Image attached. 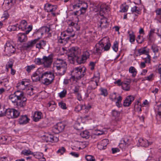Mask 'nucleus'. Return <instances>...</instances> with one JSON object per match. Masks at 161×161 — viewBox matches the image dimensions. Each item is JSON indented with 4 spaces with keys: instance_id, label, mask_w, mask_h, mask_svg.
Listing matches in <instances>:
<instances>
[{
    "instance_id": "1",
    "label": "nucleus",
    "mask_w": 161,
    "mask_h": 161,
    "mask_svg": "<svg viewBox=\"0 0 161 161\" xmlns=\"http://www.w3.org/2000/svg\"><path fill=\"white\" fill-rule=\"evenodd\" d=\"M9 99L18 109H23L26 105L27 98L25 93L22 91H16L9 96Z\"/></svg>"
},
{
    "instance_id": "2",
    "label": "nucleus",
    "mask_w": 161,
    "mask_h": 161,
    "mask_svg": "<svg viewBox=\"0 0 161 161\" xmlns=\"http://www.w3.org/2000/svg\"><path fill=\"white\" fill-rule=\"evenodd\" d=\"M86 69L84 67L80 66L73 69L71 71L70 79L77 82L83 77L86 74Z\"/></svg>"
},
{
    "instance_id": "3",
    "label": "nucleus",
    "mask_w": 161,
    "mask_h": 161,
    "mask_svg": "<svg viewBox=\"0 0 161 161\" xmlns=\"http://www.w3.org/2000/svg\"><path fill=\"white\" fill-rule=\"evenodd\" d=\"M54 67L56 68L58 74L60 75H63L67 69V64L66 61L62 59L58 58L55 62Z\"/></svg>"
},
{
    "instance_id": "4",
    "label": "nucleus",
    "mask_w": 161,
    "mask_h": 161,
    "mask_svg": "<svg viewBox=\"0 0 161 161\" xmlns=\"http://www.w3.org/2000/svg\"><path fill=\"white\" fill-rule=\"evenodd\" d=\"M70 51L68 55V59L71 64H74L76 58L81 54V50L79 48L75 47L71 48Z\"/></svg>"
},
{
    "instance_id": "5",
    "label": "nucleus",
    "mask_w": 161,
    "mask_h": 161,
    "mask_svg": "<svg viewBox=\"0 0 161 161\" xmlns=\"http://www.w3.org/2000/svg\"><path fill=\"white\" fill-rule=\"evenodd\" d=\"M99 74L97 73V75H94L92 80L89 82V85L88 87V89L90 90H94L98 86V83L99 81L100 77Z\"/></svg>"
},
{
    "instance_id": "6",
    "label": "nucleus",
    "mask_w": 161,
    "mask_h": 161,
    "mask_svg": "<svg viewBox=\"0 0 161 161\" xmlns=\"http://www.w3.org/2000/svg\"><path fill=\"white\" fill-rule=\"evenodd\" d=\"M32 26L30 25L28 27V30L25 31V34L20 33L17 35L18 40L20 42H25L27 41V39L26 34H28L32 30Z\"/></svg>"
},
{
    "instance_id": "7",
    "label": "nucleus",
    "mask_w": 161,
    "mask_h": 161,
    "mask_svg": "<svg viewBox=\"0 0 161 161\" xmlns=\"http://www.w3.org/2000/svg\"><path fill=\"white\" fill-rule=\"evenodd\" d=\"M4 51L6 55L10 56L11 54L14 53L15 51V48L10 42H7L4 46Z\"/></svg>"
},
{
    "instance_id": "8",
    "label": "nucleus",
    "mask_w": 161,
    "mask_h": 161,
    "mask_svg": "<svg viewBox=\"0 0 161 161\" xmlns=\"http://www.w3.org/2000/svg\"><path fill=\"white\" fill-rule=\"evenodd\" d=\"M70 37L63 32H61V36L58 37V43L63 45H65L69 40Z\"/></svg>"
},
{
    "instance_id": "9",
    "label": "nucleus",
    "mask_w": 161,
    "mask_h": 161,
    "mask_svg": "<svg viewBox=\"0 0 161 161\" xmlns=\"http://www.w3.org/2000/svg\"><path fill=\"white\" fill-rule=\"evenodd\" d=\"M53 55L52 54L48 56H43L42 58V64L45 67H50L53 62Z\"/></svg>"
},
{
    "instance_id": "10",
    "label": "nucleus",
    "mask_w": 161,
    "mask_h": 161,
    "mask_svg": "<svg viewBox=\"0 0 161 161\" xmlns=\"http://www.w3.org/2000/svg\"><path fill=\"white\" fill-rule=\"evenodd\" d=\"M65 125L62 122L58 123L53 127L52 130L55 134H58L64 130Z\"/></svg>"
},
{
    "instance_id": "11",
    "label": "nucleus",
    "mask_w": 161,
    "mask_h": 161,
    "mask_svg": "<svg viewBox=\"0 0 161 161\" xmlns=\"http://www.w3.org/2000/svg\"><path fill=\"white\" fill-rule=\"evenodd\" d=\"M103 49V43L100 41L98 43H97L94 48V53L96 55H99L102 52Z\"/></svg>"
},
{
    "instance_id": "12",
    "label": "nucleus",
    "mask_w": 161,
    "mask_h": 161,
    "mask_svg": "<svg viewBox=\"0 0 161 161\" xmlns=\"http://www.w3.org/2000/svg\"><path fill=\"white\" fill-rule=\"evenodd\" d=\"M36 39H34L24 43L22 46L21 48L23 50H27L34 46L36 43Z\"/></svg>"
},
{
    "instance_id": "13",
    "label": "nucleus",
    "mask_w": 161,
    "mask_h": 161,
    "mask_svg": "<svg viewBox=\"0 0 161 161\" xmlns=\"http://www.w3.org/2000/svg\"><path fill=\"white\" fill-rule=\"evenodd\" d=\"M46 141L47 142H57L58 140V138L50 134H47L44 136Z\"/></svg>"
},
{
    "instance_id": "14",
    "label": "nucleus",
    "mask_w": 161,
    "mask_h": 161,
    "mask_svg": "<svg viewBox=\"0 0 161 161\" xmlns=\"http://www.w3.org/2000/svg\"><path fill=\"white\" fill-rule=\"evenodd\" d=\"M79 4H80V14H84L87 9L88 8V4L87 3L84 1L79 0Z\"/></svg>"
},
{
    "instance_id": "15",
    "label": "nucleus",
    "mask_w": 161,
    "mask_h": 161,
    "mask_svg": "<svg viewBox=\"0 0 161 161\" xmlns=\"http://www.w3.org/2000/svg\"><path fill=\"white\" fill-rule=\"evenodd\" d=\"M46 77L49 80L53 81L54 77L53 73L50 71H47L44 72L41 74V78L42 79L44 77Z\"/></svg>"
},
{
    "instance_id": "16",
    "label": "nucleus",
    "mask_w": 161,
    "mask_h": 161,
    "mask_svg": "<svg viewBox=\"0 0 161 161\" xmlns=\"http://www.w3.org/2000/svg\"><path fill=\"white\" fill-rule=\"evenodd\" d=\"M45 9L47 12H52L55 11L57 8L56 5H53L52 4L47 3L45 5Z\"/></svg>"
},
{
    "instance_id": "17",
    "label": "nucleus",
    "mask_w": 161,
    "mask_h": 161,
    "mask_svg": "<svg viewBox=\"0 0 161 161\" xmlns=\"http://www.w3.org/2000/svg\"><path fill=\"white\" fill-rule=\"evenodd\" d=\"M134 100V97L131 95H129L124 100L123 105L125 107L129 106Z\"/></svg>"
},
{
    "instance_id": "18",
    "label": "nucleus",
    "mask_w": 161,
    "mask_h": 161,
    "mask_svg": "<svg viewBox=\"0 0 161 161\" xmlns=\"http://www.w3.org/2000/svg\"><path fill=\"white\" fill-rule=\"evenodd\" d=\"M99 23L100 27L102 29H105L109 26V23L107 21V19L105 17H103L101 19Z\"/></svg>"
},
{
    "instance_id": "19",
    "label": "nucleus",
    "mask_w": 161,
    "mask_h": 161,
    "mask_svg": "<svg viewBox=\"0 0 161 161\" xmlns=\"http://www.w3.org/2000/svg\"><path fill=\"white\" fill-rule=\"evenodd\" d=\"M30 120L26 115H22L18 119V122L20 125H25L29 123Z\"/></svg>"
},
{
    "instance_id": "20",
    "label": "nucleus",
    "mask_w": 161,
    "mask_h": 161,
    "mask_svg": "<svg viewBox=\"0 0 161 161\" xmlns=\"http://www.w3.org/2000/svg\"><path fill=\"white\" fill-rule=\"evenodd\" d=\"M40 38H39L36 39L37 40L36 43V47L39 49H43L44 47H45L46 45V42L43 40L39 41L38 40Z\"/></svg>"
},
{
    "instance_id": "21",
    "label": "nucleus",
    "mask_w": 161,
    "mask_h": 161,
    "mask_svg": "<svg viewBox=\"0 0 161 161\" xmlns=\"http://www.w3.org/2000/svg\"><path fill=\"white\" fill-rule=\"evenodd\" d=\"M107 144V140L106 139H103L98 144L97 147L101 150L105 149L106 147Z\"/></svg>"
},
{
    "instance_id": "22",
    "label": "nucleus",
    "mask_w": 161,
    "mask_h": 161,
    "mask_svg": "<svg viewBox=\"0 0 161 161\" xmlns=\"http://www.w3.org/2000/svg\"><path fill=\"white\" fill-rule=\"evenodd\" d=\"M49 31V29L47 27L44 26L39 29L36 32V33L38 35L41 34L42 36L44 33H48Z\"/></svg>"
},
{
    "instance_id": "23",
    "label": "nucleus",
    "mask_w": 161,
    "mask_h": 161,
    "mask_svg": "<svg viewBox=\"0 0 161 161\" xmlns=\"http://www.w3.org/2000/svg\"><path fill=\"white\" fill-rule=\"evenodd\" d=\"M139 142L141 146L145 147H148L149 145L152 144L151 142H149L148 140L143 138L140 139L139 140Z\"/></svg>"
},
{
    "instance_id": "24",
    "label": "nucleus",
    "mask_w": 161,
    "mask_h": 161,
    "mask_svg": "<svg viewBox=\"0 0 161 161\" xmlns=\"http://www.w3.org/2000/svg\"><path fill=\"white\" fill-rule=\"evenodd\" d=\"M3 116H6L9 119L14 118V115L13 114V108H8L3 113Z\"/></svg>"
},
{
    "instance_id": "25",
    "label": "nucleus",
    "mask_w": 161,
    "mask_h": 161,
    "mask_svg": "<svg viewBox=\"0 0 161 161\" xmlns=\"http://www.w3.org/2000/svg\"><path fill=\"white\" fill-rule=\"evenodd\" d=\"M41 74L39 73L38 70L34 73L31 76V79L33 81L37 82L39 81L41 78Z\"/></svg>"
},
{
    "instance_id": "26",
    "label": "nucleus",
    "mask_w": 161,
    "mask_h": 161,
    "mask_svg": "<svg viewBox=\"0 0 161 161\" xmlns=\"http://www.w3.org/2000/svg\"><path fill=\"white\" fill-rule=\"evenodd\" d=\"M47 106V109L49 111H52L55 109L56 105L54 101H51L48 103Z\"/></svg>"
},
{
    "instance_id": "27",
    "label": "nucleus",
    "mask_w": 161,
    "mask_h": 161,
    "mask_svg": "<svg viewBox=\"0 0 161 161\" xmlns=\"http://www.w3.org/2000/svg\"><path fill=\"white\" fill-rule=\"evenodd\" d=\"M42 114L39 111H36L34 113L33 115V119L35 122H37L41 119Z\"/></svg>"
},
{
    "instance_id": "28",
    "label": "nucleus",
    "mask_w": 161,
    "mask_h": 161,
    "mask_svg": "<svg viewBox=\"0 0 161 161\" xmlns=\"http://www.w3.org/2000/svg\"><path fill=\"white\" fill-rule=\"evenodd\" d=\"M27 22L26 21L23 20L20 23L19 25H18L19 29H21L22 31H24L26 29Z\"/></svg>"
},
{
    "instance_id": "29",
    "label": "nucleus",
    "mask_w": 161,
    "mask_h": 161,
    "mask_svg": "<svg viewBox=\"0 0 161 161\" xmlns=\"http://www.w3.org/2000/svg\"><path fill=\"white\" fill-rule=\"evenodd\" d=\"M100 13H104L105 11H108L110 10V7L108 5L106 4H102L100 6Z\"/></svg>"
},
{
    "instance_id": "30",
    "label": "nucleus",
    "mask_w": 161,
    "mask_h": 161,
    "mask_svg": "<svg viewBox=\"0 0 161 161\" xmlns=\"http://www.w3.org/2000/svg\"><path fill=\"white\" fill-rule=\"evenodd\" d=\"M86 59H87L86 58L82 55L81 57L79 56L77 57L75 60H76V62L78 64H80L85 63L86 62Z\"/></svg>"
},
{
    "instance_id": "31",
    "label": "nucleus",
    "mask_w": 161,
    "mask_h": 161,
    "mask_svg": "<svg viewBox=\"0 0 161 161\" xmlns=\"http://www.w3.org/2000/svg\"><path fill=\"white\" fill-rule=\"evenodd\" d=\"M112 114L115 119V120L118 121L120 119L119 117L120 115V112L116 110H113L112 112Z\"/></svg>"
},
{
    "instance_id": "32",
    "label": "nucleus",
    "mask_w": 161,
    "mask_h": 161,
    "mask_svg": "<svg viewBox=\"0 0 161 161\" xmlns=\"http://www.w3.org/2000/svg\"><path fill=\"white\" fill-rule=\"evenodd\" d=\"M129 72L132 74V76L135 77L137 74V71L135 68L133 66L130 67L129 69Z\"/></svg>"
},
{
    "instance_id": "33",
    "label": "nucleus",
    "mask_w": 161,
    "mask_h": 161,
    "mask_svg": "<svg viewBox=\"0 0 161 161\" xmlns=\"http://www.w3.org/2000/svg\"><path fill=\"white\" fill-rule=\"evenodd\" d=\"M80 136L83 138L88 139L90 136V133L88 131L85 130L80 133Z\"/></svg>"
},
{
    "instance_id": "34",
    "label": "nucleus",
    "mask_w": 161,
    "mask_h": 161,
    "mask_svg": "<svg viewBox=\"0 0 161 161\" xmlns=\"http://www.w3.org/2000/svg\"><path fill=\"white\" fill-rule=\"evenodd\" d=\"M128 145V143L125 142V140L121 141V142L119 144V147L121 149H125Z\"/></svg>"
},
{
    "instance_id": "35",
    "label": "nucleus",
    "mask_w": 161,
    "mask_h": 161,
    "mask_svg": "<svg viewBox=\"0 0 161 161\" xmlns=\"http://www.w3.org/2000/svg\"><path fill=\"white\" fill-rule=\"evenodd\" d=\"M130 83H127L125 82H122L121 86L123 89L126 91H129L130 89Z\"/></svg>"
},
{
    "instance_id": "36",
    "label": "nucleus",
    "mask_w": 161,
    "mask_h": 161,
    "mask_svg": "<svg viewBox=\"0 0 161 161\" xmlns=\"http://www.w3.org/2000/svg\"><path fill=\"white\" fill-rule=\"evenodd\" d=\"M128 34L130 37V42H134L135 40V36L133 32L128 31Z\"/></svg>"
},
{
    "instance_id": "37",
    "label": "nucleus",
    "mask_w": 161,
    "mask_h": 161,
    "mask_svg": "<svg viewBox=\"0 0 161 161\" xmlns=\"http://www.w3.org/2000/svg\"><path fill=\"white\" fill-rule=\"evenodd\" d=\"M18 24H16L15 25H10L7 28L8 31H14L17 30V27H18Z\"/></svg>"
},
{
    "instance_id": "38",
    "label": "nucleus",
    "mask_w": 161,
    "mask_h": 161,
    "mask_svg": "<svg viewBox=\"0 0 161 161\" xmlns=\"http://www.w3.org/2000/svg\"><path fill=\"white\" fill-rule=\"evenodd\" d=\"M131 11L133 13H135L137 14H140L141 9L135 6L131 8Z\"/></svg>"
},
{
    "instance_id": "39",
    "label": "nucleus",
    "mask_w": 161,
    "mask_h": 161,
    "mask_svg": "<svg viewBox=\"0 0 161 161\" xmlns=\"http://www.w3.org/2000/svg\"><path fill=\"white\" fill-rule=\"evenodd\" d=\"M32 155L36 158L38 159H40L43 156L42 153L40 152L33 153Z\"/></svg>"
},
{
    "instance_id": "40",
    "label": "nucleus",
    "mask_w": 161,
    "mask_h": 161,
    "mask_svg": "<svg viewBox=\"0 0 161 161\" xmlns=\"http://www.w3.org/2000/svg\"><path fill=\"white\" fill-rule=\"evenodd\" d=\"M13 114L14 115V119L17 118L20 115V112L14 108H13Z\"/></svg>"
},
{
    "instance_id": "41",
    "label": "nucleus",
    "mask_w": 161,
    "mask_h": 161,
    "mask_svg": "<svg viewBox=\"0 0 161 161\" xmlns=\"http://www.w3.org/2000/svg\"><path fill=\"white\" fill-rule=\"evenodd\" d=\"M100 95L106 97L107 96L108 93L106 89L103 88H101L100 89Z\"/></svg>"
},
{
    "instance_id": "42",
    "label": "nucleus",
    "mask_w": 161,
    "mask_h": 161,
    "mask_svg": "<svg viewBox=\"0 0 161 161\" xmlns=\"http://www.w3.org/2000/svg\"><path fill=\"white\" fill-rule=\"evenodd\" d=\"M53 82V81L49 80L48 78H45L42 81V83L45 85H48L50 84Z\"/></svg>"
},
{
    "instance_id": "43",
    "label": "nucleus",
    "mask_w": 161,
    "mask_h": 161,
    "mask_svg": "<svg viewBox=\"0 0 161 161\" xmlns=\"http://www.w3.org/2000/svg\"><path fill=\"white\" fill-rule=\"evenodd\" d=\"M67 94V91L65 89H64L60 92L58 94V96L60 98H62L65 97Z\"/></svg>"
},
{
    "instance_id": "44",
    "label": "nucleus",
    "mask_w": 161,
    "mask_h": 161,
    "mask_svg": "<svg viewBox=\"0 0 161 161\" xmlns=\"http://www.w3.org/2000/svg\"><path fill=\"white\" fill-rule=\"evenodd\" d=\"M35 63L38 65L42 64V58H37L35 59L34 60Z\"/></svg>"
},
{
    "instance_id": "45",
    "label": "nucleus",
    "mask_w": 161,
    "mask_h": 161,
    "mask_svg": "<svg viewBox=\"0 0 161 161\" xmlns=\"http://www.w3.org/2000/svg\"><path fill=\"white\" fill-rule=\"evenodd\" d=\"M35 68V66L34 64H32L30 65L27 66L26 67V71L29 73L31 72V70H33Z\"/></svg>"
},
{
    "instance_id": "46",
    "label": "nucleus",
    "mask_w": 161,
    "mask_h": 161,
    "mask_svg": "<svg viewBox=\"0 0 161 161\" xmlns=\"http://www.w3.org/2000/svg\"><path fill=\"white\" fill-rule=\"evenodd\" d=\"M118 43L117 41H115L114 43V45L112 46V48L115 52H116L118 50Z\"/></svg>"
},
{
    "instance_id": "47",
    "label": "nucleus",
    "mask_w": 161,
    "mask_h": 161,
    "mask_svg": "<svg viewBox=\"0 0 161 161\" xmlns=\"http://www.w3.org/2000/svg\"><path fill=\"white\" fill-rule=\"evenodd\" d=\"M21 153L25 155L28 156L30 154L32 155L33 152L30 150H25L22 151Z\"/></svg>"
},
{
    "instance_id": "48",
    "label": "nucleus",
    "mask_w": 161,
    "mask_h": 161,
    "mask_svg": "<svg viewBox=\"0 0 161 161\" xmlns=\"http://www.w3.org/2000/svg\"><path fill=\"white\" fill-rule=\"evenodd\" d=\"M58 105L61 108L65 109L67 108L66 104L63 101H61L58 103Z\"/></svg>"
},
{
    "instance_id": "49",
    "label": "nucleus",
    "mask_w": 161,
    "mask_h": 161,
    "mask_svg": "<svg viewBox=\"0 0 161 161\" xmlns=\"http://www.w3.org/2000/svg\"><path fill=\"white\" fill-rule=\"evenodd\" d=\"M85 158L87 161H95V158L91 155L86 156Z\"/></svg>"
},
{
    "instance_id": "50",
    "label": "nucleus",
    "mask_w": 161,
    "mask_h": 161,
    "mask_svg": "<svg viewBox=\"0 0 161 161\" xmlns=\"http://www.w3.org/2000/svg\"><path fill=\"white\" fill-rule=\"evenodd\" d=\"M85 107V106H83V105H78L75 107V110L76 111L79 112L81 110H83V108Z\"/></svg>"
},
{
    "instance_id": "51",
    "label": "nucleus",
    "mask_w": 161,
    "mask_h": 161,
    "mask_svg": "<svg viewBox=\"0 0 161 161\" xmlns=\"http://www.w3.org/2000/svg\"><path fill=\"white\" fill-rule=\"evenodd\" d=\"M117 97V96L115 92L112 93L110 96V99L113 101H115Z\"/></svg>"
},
{
    "instance_id": "52",
    "label": "nucleus",
    "mask_w": 161,
    "mask_h": 161,
    "mask_svg": "<svg viewBox=\"0 0 161 161\" xmlns=\"http://www.w3.org/2000/svg\"><path fill=\"white\" fill-rule=\"evenodd\" d=\"M13 65V62L11 61H9L7 64L6 65V69H7V71L8 70V69L10 68V69L12 68Z\"/></svg>"
},
{
    "instance_id": "53",
    "label": "nucleus",
    "mask_w": 161,
    "mask_h": 161,
    "mask_svg": "<svg viewBox=\"0 0 161 161\" xmlns=\"http://www.w3.org/2000/svg\"><path fill=\"white\" fill-rule=\"evenodd\" d=\"M138 52L140 55L146 54L147 55V54H148L147 52L144 48L139 49L138 50Z\"/></svg>"
},
{
    "instance_id": "54",
    "label": "nucleus",
    "mask_w": 161,
    "mask_h": 161,
    "mask_svg": "<svg viewBox=\"0 0 161 161\" xmlns=\"http://www.w3.org/2000/svg\"><path fill=\"white\" fill-rule=\"evenodd\" d=\"M9 14L8 12L6 11L4 12L3 13L2 17V18H4V20L7 19L9 17Z\"/></svg>"
},
{
    "instance_id": "55",
    "label": "nucleus",
    "mask_w": 161,
    "mask_h": 161,
    "mask_svg": "<svg viewBox=\"0 0 161 161\" xmlns=\"http://www.w3.org/2000/svg\"><path fill=\"white\" fill-rule=\"evenodd\" d=\"M111 44L109 42H108L106 45L104 46V44H103V49L104 51L108 50L110 47Z\"/></svg>"
},
{
    "instance_id": "56",
    "label": "nucleus",
    "mask_w": 161,
    "mask_h": 161,
    "mask_svg": "<svg viewBox=\"0 0 161 161\" xmlns=\"http://www.w3.org/2000/svg\"><path fill=\"white\" fill-rule=\"evenodd\" d=\"M97 63L96 61L95 62H91L89 64V66L90 67V69L91 70H93L94 69V67L96 63Z\"/></svg>"
},
{
    "instance_id": "57",
    "label": "nucleus",
    "mask_w": 161,
    "mask_h": 161,
    "mask_svg": "<svg viewBox=\"0 0 161 161\" xmlns=\"http://www.w3.org/2000/svg\"><path fill=\"white\" fill-rule=\"evenodd\" d=\"M26 83H25L24 81H22L21 82L18 83V86H23V87L22 88H20V89L23 90L25 88V86L27 85V84H25Z\"/></svg>"
},
{
    "instance_id": "58",
    "label": "nucleus",
    "mask_w": 161,
    "mask_h": 161,
    "mask_svg": "<svg viewBox=\"0 0 161 161\" xmlns=\"http://www.w3.org/2000/svg\"><path fill=\"white\" fill-rule=\"evenodd\" d=\"M82 55L87 59L89 57L90 53L87 50H85L83 52Z\"/></svg>"
},
{
    "instance_id": "59",
    "label": "nucleus",
    "mask_w": 161,
    "mask_h": 161,
    "mask_svg": "<svg viewBox=\"0 0 161 161\" xmlns=\"http://www.w3.org/2000/svg\"><path fill=\"white\" fill-rule=\"evenodd\" d=\"M152 49L154 53H157L158 52V47L155 45H152Z\"/></svg>"
},
{
    "instance_id": "60",
    "label": "nucleus",
    "mask_w": 161,
    "mask_h": 161,
    "mask_svg": "<svg viewBox=\"0 0 161 161\" xmlns=\"http://www.w3.org/2000/svg\"><path fill=\"white\" fill-rule=\"evenodd\" d=\"M150 56L148 54H147V57L143 59H145L144 62L146 63H149L150 62L151 59Z\"/></svg>"
},
{
    "instance_id": "61",
    "label": "nucleus",
    "mask_w": 161,
    "mask_h": 161,
    "mask_svg": "<svg viewBox=\"0 0 161 161\" xmlns=\"http://www.w3.org/2000/svg\"><path fill=\"white\" fill-rule=\"evenodd\" d=\"M75 80H73L72 79H70V77L69 79H64V83L65 85H67L70 82H73Z\"/></svg>"
},
{
    "instance_id": "62",
    "label": "nucleus",
    "mask_w": 161,
    "mask_h": 161,
    "mask_svg": "<svg viewBox=\"0 0 161 161\" xmlns=\"http://www.w3.org/2000/svg\"><path fill=\"white\" fill-rule=\"evenodd\" d=\"M33 90V89L31 87L28 88V90H27V94L30 96L33 95L34 93Z\"/></svg>"
},
{
    "instance_id": "63",
    "label": "nucleus",
    "mask_w": 161,
    "mask_h": 161,
    "mask_svg": "<svg viewBox=\"0 0 161 161\" xmlns=\"http://www.w3.org/2000/svg\"><path fill=\"white\" fill-rule=\"evenodd\" d=\"M156 33L159 37L161 38V26L157 29Z\"/></svg>"
},
{
    "instance_id": "64",
    "label": "nucleus",
    "mask_w": 161,
    "mask_h": 161,
    "mask_svg": "<svg viewBox=\"0 0 161 161\" xmlns=\"http://www.w3.org/2000/svg\"><path fill=\"white\" fill-rule=\"evenodd\" d=\"M156 15L158 16V18H161V8L157 9L156 10Z\"/></svg>"
}]
</instances>
